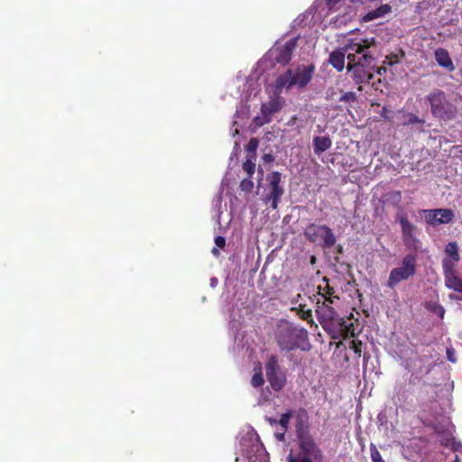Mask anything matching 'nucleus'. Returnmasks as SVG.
Wrapping results in <instances>:
<instances>
[{
    "label": "nucleus",
    "mask_w": 462,
    "mask_h": 462,
    "mask_svg": "<svg viewBox=\"0 0 462 462\" xmlns=\"http://www.w3.org/2000/svg\"><path fill=\"white\" fill-rule=\"evenodd\" d=\"M371 42L364 39L359 42L351 41L346 44V51H353L348 53L347 70L352 72V79L357 85L370 83L374 74L366 69L373 67L374 57L369 52Z\"/></svg>",
    "instance_id": "nucleus-1"
},
{
    "label": "nucleus",
    "mask_w": 462,
    "mask_h": 462,
    "mask_svg": "<svg viewBox=\"0 0 462 462\" xmlns=\"http://www.w3.org/2000/svg\"><path fill=\"white\" fill-rule=\"evenodd\" d=\"M275 341L279 347L283 351H293L301 349L309 350V334L308 331L296 326L287 320H282L277 326Z\"/></svg>",
    "instance_id": "nucleus-2"
},
{
    "label": "nucleus",
    "mask_w": 462,
    "mask_h": 462,
    "mask_svg": "<svg viewBox=\"0 0 462 462\" xmlns=\"http://www.w3.org/2000/svg\"><path fill=\"white\" fill-rule=\"evenodd\" d=\"M315 66L299 65L296 69H288L281 74L274 83V94L279 95L282 88L290 89L296 86L298 88H304L313 78Z\"/></svg>",
    "instance_id": "nucleus-3"
},
{
    "label": "nucleus",
    "mask_w": 462,
    "mask_h": 462,
    "mask_svg": "<svg viewBox=\"0 0 462 462\" xmlns=\"http://www.w3.org/2000/svg\"><path fill=\"white\" fill-rule=\"evenodd\" d=\"M427 102L430 104V112L433 117L441 121H450L457 116V107L447 98L445 92L439 88H434L427 97Z\"/></svg>",
    "instance_id": "nucleus-4"
},
{
    "label": "nucleus",
    "mask_w": 462,
    "mask_h": 462,
    "mask_svg": "<svg viewBox=\"0 0 462 462\" xmlns=\"http://www.w3.org/2000/svg\"><path fill=\"white\" fill-rule=\"evenodd\" d=\"M417 266V255L407 254L402 258L401 265L390 272L386 286L393 290L400 282L411 279L416 274Z\"/></svg>",
    "instance_id": "nucleus-5"
},
{
    "label": "nucleus",
    "mask_w": 462,
    "mask_h": 462,
    "mask_svg": "<svg viewBox=\"0 0 462 462\" xmlns=\"http://www.w3.org/2000/svg\"><path fill=\"white\" fill-rule=\"evenodd\" d=\"M242 455L248 462H269L268 453L257 434H247L240 440Z\"/></svg>",
    "instance_id": "nucleus-6"
},
{
    "label": "nucleus",
    "mask_w": 462,
    "mask_h": 462,
    "mask_svg": "<svg viewBox=\"0 0 462 462\" xmlns=\"http://www.w3.org/2000/svg\"><path fill=\"white\" fill-rule=\"evenodd\" d=\"M303 234L310 243L317 244L324 249L331 248L337 242L332 229L327 225L310 224L305 227Z\"/></svg>",
    "instance_id": "nucleus-7"
},
{
    "label": "nucleus",
    "mask_w": 462,
    "mask_h": 462,
    "mask_svg": "<svg viewBox=\"0 0 462 462\" xmlns=\"http://www.w3.org/2000/svg\"><path fill=\"white\" fill-rule=\"evenodd\" d=\"M265 374L272 389L280 392L286 384V373L282 369L276 356H270L265 363Z\"/></svg>",
    "instance_id": "nucleus-8"
},
{
    "label": "nucleus",
    "mask_w": 462,
    "mask_h": 462,
    "mask_svg": "<svg viewBox=\"0 0 462 462\" xmlns=\"http://www.w3.org/2000/svg\"><path fill=\"white\" fill-rule=\"evenodd\" d=\"M297 439L300 455L309 457L311 461L322 462L324 456L319 445L315 442L313 437L307 430H298Z\"/></svg>",
    "instance_id": "nucleus-9"
},
{
    "label": "nucleus",
    "mask_w": 462,
    "mask_h": 462,
    "mask_svg": "<svg viewBox=\"0 0 462 462\" xmlns=\"http://www.w3.org/2000/svg\"><path fill=\"white\" fill-rule=\"evenodd\" d=\"M298 38H292L284 44L276 46L270 51L273 60L279 64H288L292 57V52L297 47Z\"/></svg>",
    "instance_id": "nucleus-10"
},
{
    "label": "nucleus",
    "mask_w": 462,
    "mask_h": 462,
    "mask_svg": "<svg viewBox=\"0 0 462 462\" xmlns=\"http://www.w3.org/2000/svg\"><path fill=\"white\" fill-rule=\"evenodd\" d=\"M399 223L402 228V241L408 249L418 250L420 240L416 237V226L409 221L407 217L401 216Z\"/></svg>",
    "instance_id": "nucleus-11"
},
{
    "label": "nucleus",
    "mask_w": 462,
    "mask_h": 462,
    "mask_svg": "<svg viewBox=\"0 0 462 462\" xmlns=\"http://www.w3.org/2000/svg\"><path fill=\"white\" fill-rule=\"evenodd\" d=\"M324 282L326 285L322 287L319 285L318 287V294L323 299V307L326 309L325 316L328 319H333L337 316V311L334 308L330 306V304H334L335 300H338L339 298L335 295V291L332 287L329 286L328 281L327 278H324Z\"/></svg>",
    "instance_id": "nucleus-12"
},
{
    "label": "nucleus",
    "mask_w": 462,
    "mask_h": 462,
    "mask_svg": "<svg viewBox=\"0 0 462 462\" xmlns=\"http://www.w3.org/2000/svg\"><path fill=\"white\" fill-rule=\"evenodd\" d=\"M284 105V100L281 97L271 99L267 103H263L261 106L262 117L256 116L254 122L258 125L270 123L272 121V115L279 112Z\"/></svg>",
    "instance_id": "nucleus-13"
},
{
    "label": "nucleus",
    "mask_w": 462,
    "mask_h": 462,
    "mask_svg": "<svg viewBox=\"0 0 462 462\" xmlns=\"http://www.w3.org/2000/svg\"><path fill=\"white\" fill-rule=\"evenodd\" d=\"M266 180H268L271 187V192L267 199L271 200L272 208L276 209L281 198L284 193V189L280 185L282 180V174L279 171H273L272 173L268 174Z\"/></svg>",
    "instance_id": "nucleus-14"
},
{
    "label": "nucleus",
    "mask_w": 462,
    "mask_h": 462,
    "mask_svg": "<svg viewBox=\"0 0 462 462\" xmlns=\"http://www.w3.org/2000/svg\"><path fill=\"white\" fill-rule=\"evenodd\" d=\"M425 220L431 226L448 224L454 219V212L449 208L424 209Z\"/></svg>",
    "instance_id": "nucleus-15"
},
{
    "label": "nucleus",
    "mask_w": 462,
    "mask_h": 462,
    "mask_svg": "<svg viewBox=\"0 0 462 462\" xmlns=\"http://www.w3.org/2000/svg\"><path fill=\"white\" fill-rule=\"evenodd\" d=\"M445 286L456 292L462 293V278L459 277L456 268H452L449 263H445L443 269Z\"/></svg>",
    "instance_id": "nucleus-16"
},
{
    "label": "nucleus",
    "mask_w": 462,
    "mask_h": 462,
    "mask_svg": "<svg viewBox=\"0 0 462 462\" xmlns=\"http://www.w3.org/2000/svg\"><path fill=\"white\" fill-rule=\"evenodd\" d=\"M447 257L442 260V269H445V263H449L452 268H456L457 263L460 260L458 247L457 242H450L445 247Z\"/></svg>",
    "instance_id": "nucleus-17"
},
{
    "label": "nucleus",
    "mask_w": 462,
    "mask_h": 462,
    "mask_svg": "<svg viewBox=\"0 0 462 462\" xmlns=\"http://www.w3.org/2000/svg\"><path fill=\"white\" fill-rule=\"evenodd\" d=\"M353 52V51H346V45L344 50H336L329 54L328 62L337 71H342L345 68V57L346 54Z\"/></svg>",
    "instance_id": "nucleus-18"
},
{
    "label": "nucleus",
    "mask_w": 462,
    "mask_h": 462,
    "mask_svg": "<svg viewBox=\"0 0 462 462\" xmlns=\"http://www.w3.org/2000/svg\"><path fill=\"white\" fill-rule=\"evenodd\" d=\"M435 60L437 63L442 67L447 69L448 71H453L455 69V66L453 61L449 56L448 51L446 49L439 48L435 51Z\"/></svg>",
    "instance_id": "nucleus-19"
},
{
    "label": "nucleus",
    "mask_w": 462,
    "mask_h": 462,
    "mask_svg": "<svg viewBox=\"0 0 462 462\" xmlns=\"http://www.w3.org/2000/svg\"><path fill=\"white\" fill-rule=\"evenodd\" d=\"M436 392L434 390V385L431 383L423 382L421 388L419 392V398L421 401L428 402H433L436 401Z\"/></svg>",
    "instance_id": "nucleus-20"
},
{
    "label": "nucleus",
    "mask_w": 462,
    "mask_h": 462,
    "mask_svg": "<svg viewBox=\"0 0 462 462\" xmlns=\"http://www.w3.org/2000/svg\"><path fill=\"white\" fill-rule=\"evenodd\" d=\"M332 145V141L328 136H316L313 139L314 152L318 155L329 149Z\"/></svg>",
    "instance_id": "nucleus-21"
},
{
    "label": "nucleus",
    "mask_w": 462,
    "mask_h": 462,
    "mask_svg": "<svg viewBox=\"0 0 462 462\" xmlns=\"http://www.w3.org/2000/svg\"><path fill=\"white\" fill-rule=\"evenodd\" d=\"M392 11V6L389 4H384L378 8L368 12L363 18L365 22H371L377 18L383 17Z\"/></svg>",
    "instance_id": "nucleus-22"
},
{
    "label": "nucleus",
    "mask_w": 462,
    "mask_h": 462,
    "mask_svg": "<svg viewBox=\"0 0 462 462\" xmlns=\"http://www.w3.org/2000/svg\"><path fill=\"white\" fill-rule=\"evenodd\" d=\"M335 319L336 328L341 331L343 336L346 337L347 336L355 337V328L352 322H347L343 319H340L337 315Z\"/></svg>",
    "instance_id": "nucleus-23"
},
{
    "label": "nucleus",
    "mask_w": 462,
    "mask_h": 462,
    "mask_svg": "<svg viewBox=\"0 0 462 462\" xmlns=\"http://www.w3.org/2000/svg\"><path fill=\"white\" fill-rule=\"evenodd\" d=\"M294 310L297 311V315L300 317V319L307 321L310 325L314 324L311 310L306 309L305 304H300L298 308L291 309V310Z\"/></svg>",
    "instance_id": "nucleus-24"
},
{
    "label": "nucleus",
    "mask_w": 462,
    "mask_h": 462,
    "mask_svg": "<svg viewBox=\"0 0 462 462\" xmlns=\"http://www.w3.org/2000/svg\"><path fill=\"white\" fill-rule=\"evenodd\" d=\"M264 383L263 375L261 367L254 369V374L251 379V384L254 388L261 387Z\"/></svg>",
    "instance_id": "nucleus-25"
},
{
    "label": "nucleus",
    "mask_w": 462,
    "mask_h": 462,
    "mask_svg": "<svg viewBox=\"0 0 462 462\" xmlns=\"http://www.w3.org/2000/svg\"><path fill=\"white\" fill-rule=\"evenodd\" d=\"M292 416H293L292 411H287L286 412L282 414L278 423L282 428V430L287 431V430L289 428L290 420L292 418Z\"/></svg>",
    "instance_id": "nucleus-26"
},
{
    "label": "nucleus",
    "mask_w": 462,
    "mask_h": 462,
    "mask_svg": "<svg viewBox=\"0 0 462 462\" xmlns=\"http://www.w3.org/2000/svg\"><path fill=\"white\" fill-rule=\"evenodd\" d=\"M240 189L241 190L245 191V192H252L253 190V188H254V182L252 180V178H246V179H244L241 180L240 182Z\"/></svg>",
    "instance_id": "nucleus-27"
},
{
    "label": "nucleus",
    "mask_w": 462,
    "mask_h": 462,
    "mask_svg": "<svg viewBox=\"0 0 462 462\" xmlns=\"http://www.w3.org/2000/svg\"><path fill=\"white\" fill-rule=\"evenodd\" d=\"M243 170L247 173L249 178H252L255 171V164L251 160L247 159L243 163Z\"/></svg>",
    "instance_id": "nucleus-28"
},
{
    "label": "nucleus",
    "mask_w": 462,
    "mask_h": 462,
    "mask_svg": "<svg viewBox=\"0 0 462 462\" xmlns=\"http://www.w3.org/2000/svg\"><path fill=\"white\" fill-rule=\"evenodd\" d=\"M424 123H425L424 119L420 118L417 115L411 113L408 115V120L406 122H404L403 125H415V124L423 125Z\"/></svg>",
    "instance_id": "nucleus-29"
},
{
    "label": "nucleus",
    "mask_w": 462,
    "mask_h": 462,
    "mask_svg": "<svg viewBox=\"0 0 462 462\" xmlns=\"http://www.w3.org/2000/svg\"><path fill=\"white\" fill-rule=\"evenodd\" d=\"M350 349L354 351L358 357L361 356L362 353V341L359 339H353L350 343Z\"/></svg>",
    "instance_id": "nucleus-30"
},
{
    "label": "nucleus",
    "mask_w": 462,
    "mask_h": 462,
    "mask_svg": "<svg viewBox=\"0 0 462 462\" xmlns=\"http://www.w3.org/2000/svg\"><path fill=\"white\" fill-rule=\"evenodd\" d=\"M370 452H371V458L373 462H385L376 447L372 444L370 447Z\"/></svg>",
    "instance_id": "nucleus-31"
},
{
    "label": "nucleus",
    "mask_w": 462,
    "mask_h": 462,
    "mask_svg": "<svg viewBox=\"0 0 462 462\" xmlns=\"http://www.w3.org/2000/svg\"><path fill=\"white\" fill-rule=\"evenodd\" d=\"M356 100V96L354 92H345L343 95L340 96L338 98V101L340 102H346V103H352Z\"/></svg>",
    "instance_id": "nucleus-32"
},
{
    "label": "nucleus",
    "mask_w": 462,
    "mask_h": 462,
    "mask_svg": "<svg viewBox=\"0 0 462 462\" xmlns=\"http://www.w3.org/2000/svg\"><path fill=\"white\" fill-rule=\"evenodd\" d=\"M288 462H313L307 457H302L300 454H290L287 458Z\"/></svg>",
    "instance_id": "nucleus-33"
},
{
    "label": "nucleus",
    "mask_w": 462,
    "mask_h": 462,
    "mask_svg": "<svg viewBox=\"0 0 462 462\" xmlns=\"http://www.w3.org/2000/svg\"><path fill=\"white\" fill-rule=\"evenodd\" d=\"M431 368H432L431 365H429L424 370L422 369V367H420L415 373L411 374V376L410 378V383H414V379H418L419 378L418 374H428L431 371Z\"/></svg>",
    "instance_id": "nucleus-34"
},
{
    "label": "nucleus",
    "mask_w": 462,
    "mask_h": 462,
    "mask_svg": "<svg viewBox=\"0 0 462 462\" xmlns=\"http://www.w3.org/2000/svg\"><path fill=\"white\" fill-rule=\"evenodd\" d=\"M388 196L396 206H398L402 201V192L400 190L392 191Z\"/></svg>",
    "instance_id": "nucleus-35"
},
{
    "label": "nucleus",
    "mask_w": 462,
    "mask_h": 462,
    "mask_svg": "<svg viewBox=\"0 0 462 462\" xmlns=\"http://www.w3.org/2000/svg\"><path fill=\"white\" fill-rule=\"evenodd\" d=\"M399 62V58L397 55H390L387 56L385 60L383 61V65L386 66H393L394 64H397Z\"/></svg>",
    "instance_id": "nucleus-36"
},
{
    "label": "nucleus",
    "mask_w": 462,
    "mask_h": 462,
    "mask_svg": "<svg viewBox=\"0 0 462 462\" xmlns=\"http://www.w3.org/2000/svg\"><path fill=\"white\" fill-rule=\"evenodd\" d=\"M447 359L451 363H456V351L453 347H448L447 348Z\"/></svg>",
    "instance_id": "nucleus-37"
},
{
    "label": "nucleus",
    "mask_w": 462,
    "mask_h": 462,
    "mask_svg": "<svg viewBox=\"0 0 462 462\" xmlns=\"http://www.w3.org/2000/svg\"><path fill=\"white\" fill-rule=\"evenodd\" d=\"M258 140L256 138H251L247 144V149L252 152H255L258 147Z\"/></svg>",
    "instance_id": "nucleus-38"
},
{
    "label": "nucleus",
    "mask_w": 462,
    "mask_h": 462,
    "mask_svg": "<svg viewBox=\"0 0 462 462\" xmlns=\"http://www.w3.org/2000/svg\"><path fill=\"white\" fill-rule=\"evenodd\" d=\"M215 244L219 248H224L226 245V239L225 237L218 236L215 238Z\"/></svg>",
    "instance_id": "nucleus-39"
},
{
    "label": "nucleus",
    "mask_w": 462,
    "mask_h": 462,
    "mask_svg": "<svg viewBox=\"0 0 462 462\" xmlns=\"http://www.w3.org/2000/svg\"><path fill=\"white\" fill-rule=\"evenodd\" d=\"M336 94L335 92V89L334 88H329L328 91H327V97L326 98L327 99H331L333 100L334 99V95Z\"/></svg>",
    "instance_id": "nucleus-40"
},
{
    "label": "nucleus",
    "mask_w": 462,
    "mask_h": 462,
    "mask_svg": "<svg viewBox=\"0 0 462 462\" xmlns=\"http://www.w3.org/2000/svg\"><path fill=\"white\" fill-rule=\"evenodd\" d=\"M263 160L264 162H273L274 158L272 154L266 153L263 156Z\"/></svg>",
    "instance_id": "nucleus-41"
},
{
    "label": "nucleus",
    "mask_w": 462,
    "mask_h": 462,
    "mask_svg": "<svg viewBox=\"0 0 462 462\" xmlns=\"http://www.w3.org/2000/svg\"><path fill=\"white\" fill-rule=\"evenodd\" d=\"M285 432L286 431L283 430L282 433H277L275 435L277 439L280 440V441H284L285 440Z\"/></svg>",
    "instance_id": "nucleus-42"
},
{
    "label": "nucleus",
    "mask_w": 462,
    "mask_h": 462,
    "mask_svg": "<svg viewBox=\"0 0 462 462\" xmlns=\"http://www.w3.org/2000/svg\"><path fill=\"white\" fill-rule=\"evenodd\" d=\"M382 83V79H377V81L375 82H373L372 83V87L375 89V90H378L379 89V85Z\"/></svg>",
    "instance_id": "nucleus-43"
},
{
    "label": "nucleus",
    "mask_w": 462,
    "mask_h": 462,
    "mask_svg": "<svg viewBox=\"0 0 462 462\" xmlns=\"http://www.w3.org/2000/svg\"><path fill=\"white\" fill-rule=\"evenodd\" d=\"M386 65L383 66V67H380L377 69V74L378 75H383V73L386 72Z\"/></svg>",
    "instance_id": "nucleus-44"
},
{
    "label": "nucleus",
    "mask_w": 462,
    "mask_h": 462,
    "mask_svg": "<svg viewBox=\"0 0 462 462\" xmlns=\"http://www.w3.org/2000/svg\"><path fill=\"white\" fill-rule=\"evenodd\" d=\"M388 112H389V111H388L387 107H386V106H383V110H382V113H381V116H382L383 117H384V118H387V113H388Z\"/></svg>",
    "instance_id": "nucleus-45"
},
{
    "label": "nucleus",
    "mask_w": 462,
    "mask_h": 462,
    "mask_svg": "<svg viewBox=\"0 0 462 462\" xmlns=\"http://www.w3.org/2000/svg\"><path fill=\"white\" fill-rule=\"evenodd\" d=\"M211 252H212V254H213L214 255H218V254H219V251H218V249H217V248H216V247H213V249H212V251H211Z\"/></svg>",
    "instance_id": "nucleus-46"
},
{
    "label": "nucleus",
    "mask_w": 462,
    "mask_h": 462,
    "mask_svg": "<svg viewBox=\"0 0 462 462\" xmlns=\"http://www.w3.org/2000/svg\"><path fill=\"white\" fill-rule=\"evenodd\" d=\"M444 312H445L444 309H443L442 307H439V315H440L441 317H443Z\"/></svg>",
    "instance_id": "nucleus-47"
},
{
    "label": "nucleus",
    "mask_w": 462,
    "mask_h": 462,
    "mask_svg": "<svg viewBox=\"0 0 462 462\" xmlns=\"http://www.w3.org/2000/svg\"><path fill=\"white\" fill-rule=\"evenodd\" d=\"M452 462H460L459 457L457 455L455 456V458Z\"/></svg>",
    "instance_id": "nucleus-48"
},
{
    "label": "nucleus",
    "mask_w": 462,
    "mask_h": 462,
    "mask_svg": "<svg viewBox=\"0 0 462 462\" xmlns=\"http://www.w3.org/2000/svg\"><path fill=\"white\" fill-rule=\"evenodd\" d=\"M269 421L271 424H274L277 422V420L275 419H270Z\"/></svg>",
    "instance_id": "nucleus-49"
},
{
    "label": "nucleus",
    "mask_w": 462,
    "mask_h": 462,
    "mask_svg": "<svg viewBox=\"0 0 462 462\" xmlns=\"http://www.w3.org/2000/svg\"><path fill=\"white\" fill-rule=\"evenodd\" d=\"M236 462H238L239 461V457H236V459H235Z\"/></svg>",
    "instance_id": "nucleus-50"
},
{
    "label": "nucleus",
    "mask_w": 462,
    "mask_h": 462,
    "mask_svg": "<svg viewBox=\"0 0 462 462\" xmlns=\"http://www.w3.org/2000/svg\"><path fill=\"white\" fill-rule=\"evenodd\" d=\"M319 308H320V307H319V306H318V309H319ZM316 311H317V313H318V314H319V310H317Z\"/></svg>",
    "instance_id": "nucleus-51"
},
{
    "label": "nucleus",
    "mask_w": 462,
    "mask_h": 462,
    "mask_svg": "<svg viewBox=\"0 0 462 462\" xmlns=\"http://www.w3.org/2000/svg\"><path fill=\"white\" fill-rule=\"evenodd\" d=\"M364 359H365V360H367V359H368V357L365 355V356H364Z\"/></svg>",
    "instance_id": "nucleus-52"
},
{
    "label": "nucleus",
    "mask_w": 462,
    "mask_h": 462,
    "mask_svg": "<svg viewBox=\"0 0 462 462\" xmlns=\"http://www.w3.org/2000/svg\"><path fill=\"white\" fill-rule=\"evenodd\" d=\"M337 0H335V2H337Z\"/></svg>",
    "instance_id": "nucleus-53"
},
{
    "label": "nucleus",
    "mask_w": 462,
    "mask_h": 462,
    "mask_svg": "<svg viewBox=\"0 0 462 462\" xmlns=\"http://www.w3.org/2000/svg\"><path fill=\"white\" fill-rule=\"evenodd\" d=\"M337 0H335V2H337Z\"/></svg>",
    "instance_id": "nucleus-54"
},
{
    "label": "nucleus",
    "mask_w": 462,
    "mask_h": 462,
    "mask_svg": "<svg viewBox=\"0 0 462 462\" xmlns=\"http://www.w3.org/2000/svg\"><path fill=\"white\" fill-rule=\"evenodd\" d=\"M461 153H462V150H461Z\"/></svg>",
    "instance_id": "nucleus-55"
}]
</instances>
